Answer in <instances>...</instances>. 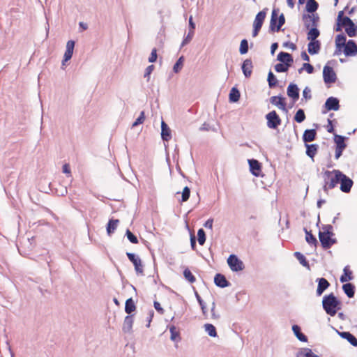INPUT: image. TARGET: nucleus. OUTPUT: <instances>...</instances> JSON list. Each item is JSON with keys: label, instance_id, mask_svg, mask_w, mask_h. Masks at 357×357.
<instances>
[{"label": "nucleus", "instance_id": "a19ab883", "mask_svg": "<svg viewBox=\"0 0 357 357\" xmlns=\"http://www.w3.org/2000/svg\"><path fill=\"white\" fill-rule=\"evenodd\" d=\"M294 256L296 257V259L299 261L300 264H302L303 266L310 268L309 263L307 261L305 257L301 254L299 252H296L294 253Z\"/></svg>", "mask_w": 357, "mask_h": 357}, {"label": "nucleus", "instance_id": "1a4fd4ad", "mask_svg": "<svg viewBox=\"0 0 357 357\" xmlns=\"http://www.w3.org/2000/svg\"><path fill=\"white\" fill-rule=\"evenodd\" d=\"M126 255L129 260L133 264L136 273L142 274L144 272V268L142 264V260L139 257L134 253L130 252H127Z\"/></svg>", "mask_w": 357, "mask_h": 357}, {"label": "nucleus", "instance_id": "774afa93", "mask_svg": "<svg viewBox=\"0 0 357 357\" xmlns=\"http://www.w3.org/2000/svg\"><path fill=\"white\" fill-rule=\"evenodd\" d=\"M213 220L210 218L208 220H207L205 223L204 224V226L206 227V228H208V229H213Z\"/></svg>", "mask_w": 357, "mask_h": 357}, {"label": "nucleus", "instance_id": "2eb2a0df", "mask_svg": "<svg viewBox=\"0 0 357 357\" xmlns=\"http://www.w3.org/2000/svg\"><path fill=\"white\" fill-rule=\"evenodd\" d=\"M241 69L244 76L248 78L251 76L253 69L252 61L250 59H245L241 66Z\"/></svg>", "mask_w": 357, "mask_h": 357}, {"label": "nucleus", "instance_id": "49530a36", "mask_svg": "<svg viewBox=\"0 0 357 357\" xmlns=\"http://www.w3.org/2000/svg\"><path fill=\"white\" fill-rule=\"evenodd\" d=\"M290 66L287 65V63L284 64L282 63H277L274 68L275 70L278 73H284L287 72Z\"/></svg>", "mask_w": 357, "mask_h": 357}, {"label": "nucleus", "instance_id": "4c0bfd02", "mask_svg": "<svg viewBox=\"0 0 357 357\" xmlns=\"http://www.w3.org/2000/svg\"><path fill=\"white\" fill-rule=\"evenodd\" d=\"M320 34L319 31L317 29V27L312 26L307 33V40L310 41L317 40L316 39L319 37Z\"/></svg>", "mask_w": 357, "mask_h": 357}, {"label": "nucleus", "instance_id": "7ed1b4c3", "mask_svg": "<svg viewBox=\"0 0 357 357\" xmlns=\"http://www.w3.org/2000/svg\"><path fill=\"white\" fill-rule=\"evenodd\" d=\"M344 12L340 11L337 15V21L339 25H342L345 28V31L349 37H355L357 36V26L349 17H344Z\"/></svg>", "mask_w": 357, "mask_h": 357}, {"label": "nucleus", "instance_id": "603ef678", "mask_svg": "<svg viewBox=\"0 0 357 357\" xmlns=\"http://www.w3.org/2000/svg\"><path fill=\"white\" fill-rule=\"evenodd\" d=\"M190 195V190L188 186H185L183 191H182V195H181V202H185L188 200Z\"/></svg>", "mask_w": 357, "mask_h": 357}, {"label": "nucleus", "instance_id": "0eeeda50", "mask_svg": "<svg viewBox=\"0 0 357 357\" xmlns=\"http://www.w3.org/2000/svg\"><path fill=\"white\" fill-rule=\"evenodd\" d=\"M331 236L328 232H319V241L324 249L330 248L335 243V239H333Z\"/></svg>", "mask_w": 357, "mask_h": 357}, {"label": "nucleus", "instance_id": "5fc2aeb1", "mask_svg": "<svg viewBox=\"0 0 357 357\" xmlns=\"http://www.w3.org/2000/svg\"><path fill=\"white\" fill-rule=\"evenodd\" d=\"M126 235L130 242L134 244L138 243V239L137 236H135L129 229L126 230Z\"/></svg>", "mask_w": 357, "mask_h": 357}, {"label": "nucleus", "instance_id": "e433bc0d", "mask_svg": "<svg viewBox=\"0 0 357 357\" xmlns=\"http://www.w3.org/2000/svg\"><path fill=\"white\" fill-rule=\"evenodd\" d=\"M319 7L318 3L315 0H307L306 3V10L308 13H314Z\"/></svg>", "mask_w": 357, "mask_h": 357}, {"label": "nucleus", "instance_id": "3c124183", "mask_svg": "<svg viewBox=\"0 0 357 357\" xmlns=\"http://www.w3.org/2000/svg\"><path fill=\"white\" fill-rule=\"evenodd\" d=\"M198 242L199 245H203L206 241V234L203 229H199L197 231Z\"/></svg>", "mask_w": 357, "mask_h": 357}, {"label": "nucleus", "instance_id": "423d86ee", "mask_svg": "<svg viewBox=\"0 0 357 357\" xmlns=\"http://www.w3.org/2000/svg\"><path fill=\"white\" fill-rule=\"evenodd\" d=\"M323 77L326 84L335 83L337 79V76L333 68L327 65L324 67Z\"/></svg>", "mask_w": 357, "mask_h": 357}, {"label": "nucleus", "instance_id": "2f4dec72", "mask_svg": "<svg viewBox=\"0 0 357 357\" xmlns=\"http://www.w3.org/2000/svg\"><path fill=\"white\" fill-rule=\"evenodd\" d=\"M342 289L349 298H353L355 294V286L351 283L343 284Z\"/></svg>", "mask_w": 357, "mask_h": 357}, {"label": "nucleus", "instance_id": "f8f14e48", "mask_svg": "<svg viewBox=\"0 0 357 357\" xmlns=\"http://www.w3.org/2000/svg\"><path fill=\"white\" fill-rule=\"evenodd\" d=\"M303 19L305 21L306 29H309L310 26L314 27L317 26L319 17L317 14L312 13V15H304Z\"/></svg>", "mask_w": 357, "mask_h": 357}, {"label": "nucleus", "instance_id": "bf43d9fd", "mask_svg": "<svg viewBox=\"0 0 357 357\" xmlns=\"http://www.w3.org/2000/svg\"><path fill=\"white\" fill-rule=\"evenodd\" d=\"M213 310H215V303L213 302L211 309V319L213 320H218L220 318V315L216 312H213Z\"/></svg>", "mask_w": 357, "mask_h": 357}, {"label": "nucleus", "instance_id": "4d7b16f0", "mask_svg": "<svg viewBox=\"0 0 357 357\" xmlns=\"http://www.w3.org/2000/svg\"><path fill=\"white\" fill-rule=\"evenodd\" d=\"M278 24L276 27V31H279L282 27V26L285 23V18L283 13H282L279 17L278 16Z\"/></svg>", "mask_w": 357, "mask_h": 357}, {"label": "nucleus", "instance_id": "aec40b11", "mask_svg": "<svg viewBox=\"0 0 357 357\" xmlns=\"http://www.w3.org/2000/svg\"><path fill=\"white\" fill-rule=\"evenodd\" d=\"M214 282L219 287L225 288L229 286L230 283L227 280L225 276L221 273H217L214 277Z\"/></svg>", "mask_w": 357, "mask_h": 357}, {"label": "nucleus", "instance_id": "c85d7f7f", "mask_svg": "<svg viewBox=\"0 0 357 357\" xmlns=\"http://www.w3.org/2000/svg\"><path fill=\"white\" fill-rule=\"evenodd\" d=\"M292 331L298 340L303 342H307V337L301 332V329L299 326L293 325Z\"/></svg>", "mask_w": 357, "mask_h": 357}, {"label": "nucleus", "instance_id": "58836bf2", "mask_svg": "<svg viewBox=\"0 0 357 357\" xmlns=\"http://www.w3.org/2000/svg\"><path fill=\"white\" fill-rule=\"evenodd\" d=\"M240 98V92L239 91L235 88L233 87L229 93V101L232 102H237Z\"/></svg>", "mask_w": 357, "mask_h": 357}, {"label": "nucleus", "instance_id": "37998d69", "mask_svg": "<svg viewBox=\"0 0 357 357\" xmlns=\"http://www.w3.org/2000/svg\"><path fill=\"white\" fill-rule=\"evenodd\" d=\"M183 61H184V57L183 56H181L175 63V64L173 66V71L175 73H178L183 68Z\"/></svg>", "mask_w": 357, "mask_h": 357}, {"label": "nucleus", "instance_id": "6e6552de", "mask_svg": "<svg viewBox=\"0 0 357 357\" xmlns=\"http://www.w3.org/2000/svg\"><path fill=\"white\" fill-rule=\"evenodd\" d=\"M324 108L325 109L322 110V114H326L328 111L334 110L337 111L340 108V102L337 98L335 97H329L327 98Z\"/></svg>", "mask_w": 357, "mask_h": 357}, {"label": "nucleus", "instance_id": "4468645a", "mask_svg": "<svg viewBox=\"0 0 357 357\" xmlns=\"http://www.w3.org/2000/svg\"><path fill=\"white\" fill-rule=\"evenodd\" d=\"M287 96L291 98L294 102H296L299 98V89L296 84H289L287 90Z\"/></svg>", "mask_w": 357, "mask_h": 357}, {"label": "nucleus", "instance_id": "cd10ccee", "mask_svg": "<svg viewBox=\"0 0 357 357\" xmlns=\"http://www.w3.org/2000/svg\"><path fill=\"white\" fill-rule=\"evenodd\" d=\"M296 357H319V356L313 354L312 349L309 348H301L300 349L296 354Z\"/></svg>", "mask_w": 357, "mask_h": 357}, {"label": "nucleus", "instance_id": "ddd939ff", "mask_svg": "<svg viewBox=\"0 0 357 357\" xmlns=\"http://www.w3.org/2000/svg\"><path fill=\"white\" fill-rule=\"evenodd\" d=\"M344 48V54L347 56H354L357 53V45L353 40H349Z\"/></svg>", "mask_w": 357, "mask_h": 357}, {"label": "nucleus", "instance_id": "a878e982", "mask_svg": "<svg viewBox=\"0 0 357 357\" xmlns=\"http://www.w3.org/2000/svg\"><path fill=\"white\" fill-rule=\"evenodd\" d=\"M339 335L347 340L351 345L357 347V339L349 332H338Z\"/></svg>", "mask_w": 357, "mask_h": 357}, {"label": "nucleus", "instance_id": "a211bd4d", "mask_svg": "<svg viewBox=\"0 0 357 357\" xmlns=\"http://www.w3.org/2000/svg\"><path fill=\"white\" fill-rule=\"evenodd\" d=\"M248 163L251 173L255 176H259L261 167L259 162L255 159H250L248 160Z\"/></svg>", "mask_w": 357, "mask_h": 357}, {"label": "nucleus", "instance_id": "9d476101", "mask_svg": "<svg viewBox=\"0 0 357 357\" xmlns=\"http://www.w3.org/2000/svg\"><path fill=\"white\" fill-rule=\"evenodd\" d=\"M335 142L336 144L335 158V159H338L342 155L347 145L344 143V137L341 135H336L335 136Z\"/></svg>", "mask_w": 357, "mask_h": 357}, {"label": "nucleus", "instance_id": "6ab92c4d", "mask_svg": "<svg viewBox=\"0 0 357 357\" xmlns=\"http://www.w3.org/2000/svg\"><path fill=\"white\" fill-rule=\"evenodd\" d=\"M277 59L282 63H287L289 66H291L294 61L291 54L284 52H280L278 54Z\"/></svg>", "mask_w": 357, "mask_h": 357}, {"label": "nucleus", "instance_id": "338daca9", "mask_svg": "<svg viewBox=\"0 0 357 357\" xmlns=\"http://www.w3.org/2000/svg\"><path fill=\"white\" fill-rule=\"evenodd\" d=\"M322 229L324 230V232H328V233H329V234L333 235V234L332 232L333 227L331 225H324Z\"/></svg>", "mask_w": 357, "mask_h": 357}, {"label": "nucleus", "instance_id": "8fccbe9b", "mask_svg": "<svg viewBox=\"0 0 357 357\" xmlns=\"http://www.w3.org/2000/svg\"><path fill=\"white\" fill-rule=\"evenodd\" d=\"M183 275L185 278L190 283H193L196 280L195 277L193 275L192 272L188 268H185L184 270Z\"/></svg>", "mask_w": 357, "mask_h": 357}, {"label": "nucleus", "instance_id": "dca6fc26", "mask_svg": "<svg viewBox=\"0 0 357 357\" xmlns=\"http://www.w3.org/2000/svg\"><path fill=\"white\" fill-rule=\"evenodd\" d=\"M316 281L318 282L316 294L317 296H320L328 288L330 283L324 278H317Z\"/></svg>", "mask_w": 357, "mask_h": 357}, {"label": "nucleus", "instance_id": "393cba45", "mask_svg": "<svg viewBox=\"0 0 357 357\" xmlns=\"http://www.w3.org/2000/svg\"><path fill=\"white\" fill-rule=\"evenodd\" d=\"M321 48V43L319 40L310 41L307 45V51L310 54H317Z\"/></svg>", "mask_w": 357, "mask_h": 357}, {"label": "nucleus", "instance_id": "0e129e2a", "mask_svg": "<svg viewBox=\"0 0 357 357\" xmlns=\"http://www.w3.org/2000/svg\"><path fill=\"white\" fill-rule=\"evenodd\" d=\"M75 47V41L74 40H68L66 43V50H68L70 52H73Z\"/></svg>", "mask_w": 357, "mask_h": 357}, {"label": "nucleus", "instance_id": "f704fd0d", "mask_svg": "<svg viewBox=\"0 0 357 357\" xmlns=\"http://www.w3.org/2000/svg\"><path fill=\"white\" fill-rule=\"evenodd\" d=\"M204 328L205 332L212 337H215L218 336L217 331L215 327L211 324H205L204 325Z\"/></svg>", "mask_w": 357, "mask_h": 357}, {"label": "nucleus", "instance_id": "09e8293b", "mask_svg": "<svg viewBox=\"0 0 357 357\" xmlns=\"http://www.w3.org/2000/svg\"><path fill=\"white\" fill-rule=\"evenodd\" d=\"M248 42L246 39H243L241 42L239 52L241 54H245L248 52Z\"/></svg>", "mask_w": 357, "mask_h": 357}, {"label": "nucleus", "instance_id": "7c9ffc66", "mask_svg": "<svg viewBox=\"0 0 357 357\" xmlns=\"http://www.w3.org/2000/svg\"><path fill=\"white\" fill-rule=\"evenodd\" d=\"M304 231L305 233V240L307 243L310 245L317 247L318 241L315 236L312 235L311 231H308L306 228H304Z\"/></svg>", "mask_w": 357, "mask_h": 357}, {"label": "nucleus", "instance_id": "052dcab7", "mask_svg": "<svg viewBox=\"0 0 357 357\" xmlns=\"http://www.w3.org/2000/svg\"><path fill=\"white\" fill-rule=\"evenodd\" d=\"M303 96L306 100L312 98L311 90L308 86H306L303 91Z\"/></svg>", "mask_w": 357, "mask_h": 357}, {"label": "nucleus", "instance_id": "13d9d810", "mask_svg": "<svg viewBox=\"0 0 357 357\" xmlns=\"http://www.w3.org/2000/svg\"><path fill=\"white\" fill-rule=\"evenodd\" d=\"M154 70V66L150 65L149 66L146 70L144 75V77L147 79V81L149 82L150 79V75L152 73L153 70Z\"/></svg>", "mask_w": 357, "mask_h": 357}, {"label": "nucleus", "instance_id": "5701e85b", "mask_svg": "<svg viewBox=\"0 0 357 357\" xmlns=\"http://www.w3.org/2000/svg\"><path fill=\"white\" fill-rule=\"evenodd\" d=\"M266 11H267V8H265L257 14L255 19L254 20V22H253V26H258V27L261 28V26L263 25V22H264L266 15Z\"/></svg>", "mask_w": 357, "mask_h": 357}, {"label": "nucleus", "instance_id": "20e7f679", "mask_svg": "<svg viewBox=\"0 0 357 357\" xmlns=\"http://www.w3.org/2000/svg\"><path fill=\"white\" fill-rule=\"evenodd\" d=\"M227 264L234 272L243 271L245 268L243 262L235 255H231L227 259Z\"/></svg>", "mask_w": 357, "mask_h": 357}, {"label": "nucleus", "instance_id": "412c9836", "mask_svg": "<svg viewBox=\"0 0 357 357\" xmlns=\"http://www.w3.org/2000/svg\"><path fill=\"white\" fill-rule=\"evenodd\" d=\"M134 322L133 315H127L125 317L122 330L126 333H130L132 332V324Z\"/></svg>", "mask_w": 357, "mask_h": 357}, {"label": "nucleus", "instance_id": "9b49d317", "mask_svg": "<svg viewBox=\"0 0 357 357\" xmlns=\"http://www.w3.org/2000/svg\"><path fill=\"white\" fill-rule=\"evenodd\" d=\"M340 190L345 193H348L351 191V188L353 185V181L347 176L341 172V176L340 178Z\"/></svg>", "mask_w": 357, "mask_h": 357}, {"label": "nucleus", "instance_id": "473e14b6", "mask_svg": "<svg viewBox=\"0 0 357 357\" xmlns=\"http://www.w3.org/2000/svg\"><path fill=\"white\" fill-rule=\"evenodd\" d=\"M344 273L341 275L340 280L341 282H346L353 280L352 272L349 270V266H347L344 268Z\"/></svg>", "mask_w": 357, "mask_h": 357}, {"label": "nucleus", "instance_id": "864d4df0", "mask_svg": "<svg viewBox=\"0 0 357 357\" xmlns=\"http://www.w3.org/2000/svg\"><path fill=\"white\" fill-rule=\"evenodd\" d=\"M305 70L307 73L311 74L314 71V67L309 63H304L303 67L298 69V73H301L303 70Z\"/></svg>", "mask_w": 357, "mask_h": 357}, {"label": "nucleus", "instance_id": "4be33fe9", "mask_svg": "<svg viewBox=\"0 0 357 357\" xmlns=\"http://www.w3.org/2000/svg\"><path fill=\"white\" fill-rule=\"evenodd\" d=\"M317 136V131L314 129H307L304 131L303 135V140L307 144L314 141Z\"/></svg>", "mask_w": 357, "mask_h": 357}, {"label": "nucleus", "instance_id": "f03ea898", "mask_svg": "<svg viewBox=\"0 0 357 357\" xmlns=\"http://www.w3.org/2000/svg\"><path fill=\"white\" fill-rule=\"evenodd\" d=\"M340 302L334 296L333 293L329 295L324 296L322 301L323 308L326 312L331 315L335 316L337 310L340 309Z\"/></svg>", "mask_w": 357, "mask_h": 357}, {"label": "nucleus", "instance_id": "79ce46f5", "mask_svg": "<svg viewBox=\"0 0 357 357\" xmlns=\"http://www.w3.org/2000/svg\"><path fill=\"white\" fill-rule=\"evenodd\" d=\"M305 119V114L304 112V110L302 109H299L297 110L295 116H294V120L297 123H302Z\"/></svg>", "mask_w": 357, "mask_h": 357}, {"label": "nucleus", "instance_id": "a18cd8bd", "mask_svg": "<svg viewBox=\"0 0 357 357\" xmlns=\"http://www.w3.org/2000/svg\"><path fill=\"white\" fill-rule=\"evenodd\" d=\"M169 331L171 333L170 339L172 341H177L178 339H180L179 338V332L176 330V326H174L173 325L169 327Z\"/></svg>", "mask_w": 357, "mask_h": 357}, {"label": "nucleus", "instance_id": "c9c22d12", "mask_svg": "<svg viewBox=\"0 0 357 357\" xmlns=\"http://www.w3.org/2000/svg\"><path fill=\"white\" fill-rule=\"evenodd\" d=\"M119 222V220H113L111 219L109 220L107 226V232L108 235H111L114 231L116 229L118 224Z\"/></svg>", "mask_w": 357, "mask_h": 357}, {"label": "nucleus", "instance_id": "b1692460", "mask_svg": "<svg viewBox=\"0 0 357 357\" xmlns=\"http://www.w3.org/2000/svg\"><path fill=\"white\" fill-rule=\"evenodd\" d=\"M347 38L344 34H339L335 38L336 54L342 51V49L346 45Z\"/></svg>", "mask_w": 357, "mask_h": 357}, {"label": "nucleus", "instance_id": "c756f323", "mask_svg": "<svg viewBox=\"0 0 357 357\" xmlns=\"http://www.w3.org/2000/svg\"><path fill=\"white\" fill-rule=\"evenodd\" d=\"M306 146V155L310 158L313 159L314 155L317 154L319 146L316 144H305Z\"/></svg>", "mask_w": 357, "mask_h": 357}, {"label": "nucleus", "instance_id": "72a5a7b5", "mask_svg": "<svg viewBox=\"0 0 357 357\" xmlns=\"http://www.w3.org/2000/svg\"><path fill=\"white\" fill-rule=\"evenodd\" d=\"M136 309L135 304L132 298H130L126 300L125 304V311L128 315H131L130 314L134 312Z\"/></svg>", "mask_w": 357, "mask_h": 357}, {"label": "nucleus", "instance_id": "69168bd1", "mask_svg": "<svg viewBox=\"0 0 357 357\" xmlns=\"http://www.w3.org/2000/svg\"><path fill=\"white\" fill-rule=\"evenodd\" d=\"M153 305H154V307L157 310L158 312H159L160 314H164V310L160 306V304L158 301H154Z\"/></svg>", "mask_w": 357, "mask_h": 357}, {"label": "nucleus", "instance_id": "bb28decb", "mask_svg": "<svg viewBox=\"0 0 357 357\" xmlns=\"http://www.w3.org/2000/svg\"><path fill=\"white\" fill-rule=\"evenodd\" d=\"M161 137L164 141H169L171 139V130L164 121L161 123Z\"/></svg>", "mask_w": 357, "mask_h": 357}, {"label": "nucleus", "instance_id": "ea45409f", "mask_svg": "<svg viewBox=\"0 0 357 357\" xmlns=\"http://www.w3.org/2000/svg\"><path fill=\"white\" fill-rule=\"evenodd\" d=\"M278 20V13L275 10L272 11L271 18L270 21V30L271 31H276V22Z\"/></svg>", "mask_w": 357, "mask_h": 357}, {"label": "nucleus", "instance_id": "680f3d73", "mask_svg": "<svg viewBox=\"0 0 357 357\" xmlns=\"http://www.w3.org/2000/svg\"><path fill=\"white\" fill-rule=\"evenodd\" d=\"M73 54V52L66 50L63 56V59L62 61V65H64L65 62L70 60L72 58Z\"/></svg>", "mask_w": 357, "mask_h": 357}, {"label": "nucleus", "instance_id": "6e6d98bb", "mask_svg": "<svg viewBox=\"0 0 357 357\" xmlns=\"http://www.w3.org/2000/svg\"><path fill=\"white\" fill-rule=\"evenodd\" d=\"M144 119H145L144 112L142 111V112H141V113H140L139 116H138V118L132 123V127H136L138 125L142 124L144 121Z\"/></svg>", "mask_w": 357, "mask_h": 357}, {"label": "nucleus", "instance_id": "c03bdc74", "mask_svg": "<svg viewBox=\"0 0 357 357\" xmlns=\"http://www.w3.org/2000/svg\"><path fill=\"white\" fill-rule=\"evenodd\" d=\"M194 34H195V31L193 30H189L188 34L186 36H185V38H183L182 43H181V47L186 45L187 44H188L192 39L193 36H194Z\"/></svg>", "mask_w": 357, "mask_h": 357}, {"label": "nucleus", "instance_id": "f3484780", "mask_svg": "<svg viewBox=\"0 0 357 357\" xmlns=\"http://www.w3.org/2000/svg\"><path fill=\"white\" fill-rule=\"evenodd\" d=\"M270 102L271 104L277 106L280 109H282L284 112L287 111L284 98L281 96H272L270 98Z\"/></svg>", "mask_w": 357, "mask_h": 357}, {"label": "nucleus", "instance_id": "e2e57ef3", "mask_svg": "<svg viewBox=\"0 0 357 357\" xmlns=\"http://www.w3.org/2000/svg\"><path fill=\"white\" fill-rule=\"evenodd\" d=\"M157 59V50L155 48H153L151 51V55L149 58V61L150 63H153Z\"/></svg>", "mask_w": 357, "mask_h": 357}, {"label": "nucleus", "instance_id": "39448f33", "mask_svg": "<svg viewBox=\"0 0 357 357\" xmlns=\"http://www.w3.org/2000/svg\"><path fill=\"white\" fill-rule=\"evenodd\" d=\"M267 127L271 129H276L281 124V119L275 110L266 115Z\"/></svg>", "mask_w": 357, "mask_h": 357}, {"label": "nucleus", "instance_id": "de8ad7c7", "mask_svg": "<svg viewBox=\"0 0 357 357\" xmlns=\"http://www.w3.org/2000/svg\"><path fill=\"white\" fill-rule=\"evenodd\" d=\"M267 81L271 88L275 87L277 84L278 80L271 71L268 73Z\"/></svg>", "mask_w": 357, "mask_h": 357}, {"label": "nucleus", "instance_id": "f257e3e1", "mask_svg": "<svg viewBox=\"0 0 357 357\" xmlns=\"http://www.w3.org/2000/svg\"><path fill=\"white\" fill-rule=\"evenodd\" d=\"M341 172L337 169L333 171L326 170L323 174L324 185L323 190L325 192H328L329 189H333L340 183Z\"/></svg>", "mask_w": 357, "mask_h": 357}]
</instances>
